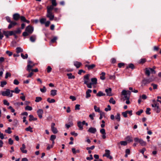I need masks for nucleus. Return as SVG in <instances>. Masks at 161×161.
<instances>
[{"label":"nucleus","instance_id":"1","mask_svg":"<svg viewBox=\"0 0 161 161\" xmlns=\"http://www.w3.org/2000/svg\"><path fill=\"white\" fill-rule=\"evenodd\" d=\"M10 90L8 89H7L5 91H2L1 94L4 96H9L11 97L13 96V94L12 93H10Z\"/></svg>","mask_w":161,"mask_h":161},{"label":"nucleus","instance_id":"2","mask_svg":"<svg viewBox=\"0 0 161 161\" xmlns=\"http://www.w3.org/2000/svg\"><path fill=\"white\" fill-rule=\"evenodd\" d=\"M152 80L151 78H144L141 82L142 86H144L152 82Z\"/></svg>","mask_w":161,"mask_h":161},{"label":"nucleus","instance_id":"3","mask_svg":"<svg viewBox=\"0 0 161 161\" xmlns=\"http://www.w3.org/2000/svg\"><path fill=\"white\" fill-rule=\"evenodd\" d=\"M3 34L6 36V38H8L9 36H13L14 35L13 31H3Z\"/></svg>","mask_w":161,"mask_h":161},{"label":"nucleus","instance_id":"4","mask_svg":"<svg viewBox=\"0 0 161 161\" xmlns=\"http://www.w3.org/2000/svg\"><path fill=\"white\" fill-rule=\"evenodd\" d=\"M25 31H27L29 34H31L33 32L34 28L32 26L29 25L26 27Z\"/></svg>","mask_w":161,"mask_h":161},{"label":"nucleus","instance_id":"5","mask_svg":"<svg viewBox=\"0 0 161 161\" xmlns=\"http://www.w3.org/2000/svg\"><path fill=\"white\" fill-rule=\"evenodd\" d=\"M55 125V124L54 123H52L51 125V128L52 131L55 134L58 133V130L57 128L54 127Z\"/></svg>","mask_w":161,"mask_h":161},{"label":"nucleus","instance_id":"6","mask_svg":"<svg viewBox=\"0 0 161 161\" xmlns=\"http://www.w3.org/2000/svg\"><path fill=\"white\" fill-rule=\"evenodd\" d=\"M46 16L49 18L50 20H53L54 18V15L52 12H47Z\"/></svg>","mask_w":161,"mask_h":161},{"label":"nucleus","instance_id":"7","mask_svg":"<svg viewBox=\"0 0 161 161\" xmlns=\"http://www.w3.org/2000/svg\"><path fill=\"white\" fill-rule=\"evenodd\" d=\"M121 94L123 95L124 96V97L123 98L124 100H126L128 99H129L130 97H128L127 96V92H126V91L125 90H123L121 92Z\"/></svg>","mask_w":161,"mask_h":161},{"label":"nucleus","instance_id":"8","mask_svg":"<svg viewBox=\"0 0 161 161\" xmlns=\"http://www.w3.org/2000/svg\"><path fill=\"white\" fill-rule=\"evenodd\" d=\"M9 23L10 24L8 26V28L9 29H10L12 27H13L17 24V22L14 21H12Z\"/></svg>","mask_w":161,"mask_h":161},{"label":"nucleus","instance_id":"9","mask_svg":"<svg viewBox=\"0 0 161 161\" xmlns=\"http://www.w3.org/2000/svg\"><path fill=\"white\" fill-rule=\"evenodd\" d=\"M20 15L18 13H15L13 15V19L15 21H17L20 18Z\"/></svg>","mask_w":161,"mask_h":161},{"label":"nucleus","instance_id":"10","mask_svg":"<svg viewBox=\"0 0 161 161\" xmlns=\"http://www.w3.org/2000/svg\"><path fill=\"white\" fill-rule=\"evenodd\" d=\"M86 67H87L89 70L93 69L96 66L95 64H92L91 65L86 64L85 65Z\"/></svg>","mask_w":161,"mask_h":161},{"label":"nucleus","instance_id":"11","mask_svg":"<svg viewBox=\"0 0 161 161\" xmlns=\"http://www.w3.org/2000/svg\"><path fill=\"white\" fill-rule=\"evenodd\" d=\"M37 114L38 117L40 119L42 118V114L43 113V110L41 109H39L37 111Z\"/></svg>","mask_w":161,"mask_h":161},{"label":"nucleus","instance_id":"12","mask_svg":"<svg viewBox=\"0 0 161 161\" xmlns=\"http://www.w3.org/2000/svg\"><path fill=\"white\" fill-rule=\"evenodd\" d=\"M25 148L26 147L25 145L24 144H23L22 145V147L20 148V150L23 153H27V150L25 149Z\"/></svg>","mask_w":161,"mask_h":161},{"label":"nucleus","instance_id":"13","mask_svg":"<svg viewBox=\"0 0 161 161\" xmlns=\"http://www.w3.org/2000/svg\"><path fill=\"white\" fill-rule=\"evenodd\" d=\"M96 131L97 130L96 128H93L92 127L90 128L88 130V132L93 134L95 133L96 132Z\"/></svg>","mask_w":161,"mask_h":161},{"label":"nucleus","instance_id":"14","mask_svg":"<svg viewBox=\"0 0 161 161\" xmlns=\"http://www.w3.org/2000/svg\"><path fill=\"white\" fill-rule=\"evenodd\" d=\"M105 92L107 93V95L108 96H111V92L112 91V89L111 88H109L108 89H105Z\"/></svg>","mask_w":161,"mask_h":161},{"label":"nucleus","instance_id":"15","mask_svg":"<svg viewBox=\"0 0 161 161\" xmlns=\"http://www.w3.org/2000/svg\"><path fill=\"white\" fill-rule=\"evenodd\" d=\"M82 65V63L80 62L75 61L74 62V65L77 69L79 68Z\"/></svg>","mask_w":161,"mask_h":161},{"label":"nucleus","instance_id":"16","mask_svg":"<svg viewBox=\"0 0 161 161\" xmlns=\"http://www.w3.org/2000/svg\"><path fill=\"white\" fill-rule=\"evenodd\" d=\"M92 92V91L91 89H88L86 92V98H88L91 97V95L90 93Z\"/></svg>","mask_w":161,"mask_h":161},{"label":"nucleus","instance_id":"17","mask_svg":"<svg viewBox=\"0 0 161 161\" xmlns=\"http://www.w3.org/2000/svg\"><path fill=\"white\" fill-rule=\"evenodd\" d=\"M88 80H85L84 81V84H86L87 85V87L88 88H92V85L91 82L90 83H88Z\"/></svg>","mask_w":161,"mask_h":161},{"label":"nucleus","instance_id":"18","mask_svg":"<svg viewBox=\"0 0 161 161\" xmlns=\"http://www.w3.org/2000/svg\"><path fill=\"white\" fill-rule=\"evenodd\" d=\"M54 6L52 5L48 6L47 8V12H52V10L54 9Z\"/></svg>","mask_w":161,"mask_h":161},{"label":"nucleus","instance_id":"19","mask_svg":"<svg viewBox=\"0 0 161 161\" xmlns=\"http://www.w3.org/2000/svg\"><path fill=\"white\" fill-rule=\"evenodd\" d=\"M153 109L155 110L156 112L158 113L160 112L161 109L159 107V104L157 105L153 108Z\"/></svg>","mask_w":161,"mask_h":161},{"label":"nucleus","instance_id":"20","mask_svg":"<svg viewBox=\"0 0 161 161\" xmlns=\"http://www.w3.org/2000/svg\"><path fill=\"white\" fill-rule=\"evenodd\" d=\"M128 68H130L132 69H133L136 68L135 66L132 63H130L128 64V65L126 67V69H128Z\"/></svg>","mask_w":161,"mask_h":161},{"label":"nucleus","instance_id":"21","mask_svg":"<svg viewBox=\"0 0 161 161\" xmlns=\"http://www.w3.org/2000/svg\"><path fill=\"white\" fill-rule=\"evenodd\" d=\"M105 153L103 155V157H106L107 158H108L109 157L110 151L106 149L105 150Z\"/></svg>","mask_w":161,"mask_h":161},{"label":"nucleus","instance_id":"22","mask_svg":"<svg viewBox=\"0 0 161 161\" xmlns=\"http://www.w3.org/2000/svg\"><path fill=\"white\" fill-rule=\"evenodd\" d=\"M35 65L34 64H33L32 65H31L30 64H28L27 65V68L26 69V70L28 71L29 72H30L31 71L32 69H31Z\"/></svg>","mask_w":161,"mask_h":161},{"label":"nucleus","instance_id":"23","mask_svg":"<svg viewBox=\"0 0 161 161\" xmlns=\"http://www.w3.org/2000/svg\"><path fill=\"white\" fill-rule=\"evenodd\" d=\"M36 36L33 35L30 37V40L32 42H34L36 41Z\"/></svg>","mask_w":161,"mask_h":161},{"label":"nucleus","instance_id":"24","mask_svg":"<svg viewBox=\"0 0 161 161\" xmlns=\"http://www.w3.org/2000/svg\"><path fill=\"white\" fill-rule=\"evenodd\" d=\"M91 81L92 85H96L97 83V79L96 78H92Z\"/></svg>","mask_w":161,"mask_h":161},{"label":"nucleus","instance_id":"25","mask_svg":"<svg viewBox=\"0 0 161 161\" xmlns=\"http://www.w3.org/2000/svg\"><path fill=\"white\" fill-rule=\"evenodd\" d=\"M77 125L79 127V130H82L83 129V125L82 124L81 122L80 121H78L77 122Z\"/></svg>","mask_w":161,"mask_h":161},{"label":"nucleus","instance_id":"26","mask_svg":"<svg viewBox=\"0 0 161 161\" xmlns=\"http://www.w3.org/2000/svg\"><path fill=\"white\" fill-rule=\"evenodd\" d=\"M145 74L148 76H149L150 74V69L149 68H146L145 69Z\"/></svg>","mask_w":161,"mask_h":161},{"label":"nucleus","instance_id":"27","mask_svg":"<svg viewBox=\"0 0 161 161\" xmlns=\"http://www.w3.org/2000/svg\"><path fill=\"white\" fill-rule=\"evenodd\" d=\"M146 59L145 58H141L138 62V63L140 64H143L146 62Z\"/></svg>","mask_w":161,"mask_h":161},{"label":"nucleus","instance_id":"28","mask_svg":"<svg viewBox=\"0 0 161 161\" xmlns=\"http://www.w3.org/2000/svg\"><path fill=\"white\" fill-rule=\"evenodd\" d=\"M67 75L68 76L69 79H74L75 77L74 75H73L71 73H68Z\"/></svg>","mask_w":161,"mask_h":161},{"label":"nucleus","instance_id":"29","mask_svg":"<svg viewBox=\"0 0 161 161\" xmlns=\"http://www.w3.org/2000/svg\"><path fill=\"white\" fill-rule=\"evenodd\" d=\"M57 91L56 90H52L51 91V95L54 96L57 94Z\"/></svg>","mask_w":161,"mask_h":161},{"label":"nucleus","instance_id":"30","mask_svg":"<svg viewBox=\"0 0 161 161\" xmlns=\"http://www.w3.org/2000/svg\"><path fill=\"white\" fill-rule=\"evenodd\" d=\"M97 97H101L102 96H105V94L103 93L102 91H99L97 93Z\"/></svg>","mask_w":161,"mask_h":161},{"label":"nucleus","instance_id":"31","mask_svg":"<svg viewBox=\"0 0 161 161\" xmlns=\"http://www.w3.org/2000/svg\"><path fill=\"white\" fill-rule=\"evenodd\" d=\"M16 50V52L17 53L23 52V50L20 47H17Z\"/></svg>","mask_w":161,"mask_h":161},{"label":"nucleus","instance_id":"32","mask_svg":"<svg viewBox=\"0 0 161 161\" xmlns=\"http://www.w3.org/2000/svg\"><path fill=\"white\" fill-rule=\"evenodd\" d=\"M139 143L142 146H145L146 145V142L141 139H140Z\"/></svg>","mask_w":161,"mask_h":161},{"label":"nucleus","instance_id":"33","mask_svg":"<svg viewBox=\"0 0 161 161\" xmlns=\"http://www.w3.org/2000/svg\"><path fill=\"white\" fill-rule=\"evenodd\" d=\"M101 76L100 77V78L102 80H104L105 79V73L104 72H102L101 74Z\"/></svg>","mask_w":161,"mask_h":161},{"label":"nucleus","instance_id":"34","mask_svg":"<svg viewBox=\"0 0 161 161\" xmlns=\"http://www.w3.org/2000/svg\"><path fill=\"white\" fill-rule=\"evenodd\" d=\"M155 69V66H153L152 68H149V69H150V72H151V73L152 74H155L156 71L154 70V69Z\"/></svg>","mask_w":161,"mask_h":161},{"label":"nucleus","instance_id":"35","mask_svg":"<svg viewBox=\"0 0 161 161\" xmlns=\"http://www.w3.org/2000/svg\"><path fill=\"white\" fill-rule=\"evenodd\" d=\"M14 33L16 34H20L21 32V30L19 28H18L16 30L13 31Z\"/></svg>","mask_w":161,"mask_h":161},{"label":"nucleus","instance_id":"36","mask_svg":"<svg viewBox=\"0 0 161 161\" xmlns=\"http://www.w3.org/2000/svg\"><path fill=\"white\" fill-rule=\"evenodd\" d=\"M94 108L95 112H97L98 113H100L101 111L100 108L99 107L97 108V106L96 105L94 106Z\"/></svg>","mask_w":161,"mask_h":161},{"label":"nucleus","instance_id":"37","mask_svg":"<svg viewBox=\"0 0 161 161\" xmlns=\"http://www.w3.org/2000/svg\"><path fill=\"white\" fill-rule=\"evenodd\" d=\"M115 119L118 121H120V117L119 113H118L117 114V115L115 116Z\"/></svg>","mask_w":161,"mask_h":161},{"label":"nucleus","instance_id":"38","mask_svg":"<svg viewBox=\"0 0 161 161\" xmlns=\"http://www.w3.org/2000/svg\"><path fill=\"white\" fill-rule=\"evenodd\" d=\"M47 101L50 103H54L55 102V99H52L50 100V98H48L47 99Z\"/></svg>","mask_w":161,"mask_h":161},{"label":"nucleus","instance_id":"39","mask_svg":"<svg viewBox=\"0 0 161 161\" xmlns=\"http://www.w3.org/2000/svg\"><path fill=\"white\" fill-rule=\"evenodd\" d=\"M109 102L110 103L114 104L116 103V101L114 100L113 97H111L109 99Z\"/></svg>","mask_w":161,"mask_h":161},{"label":"nucleus","instance_id":"40","mask_svg":"<svg viewBox=\"0 0 161 161\" xmlns=\"http://www.w3.org/2000/svg\"><path fill=\"white\" fill-rule=\"evenodd\" d=\"M32 128H31L30 126H29L28 127L26 128L25 130L27 131H30L31 132H32L33 130H32Z\"/></svg>","mask_w":161,"mask_h":161},{"label":"nucleus","instance_id":"41","mask_svg":"<svg viewBox=\"0 0 161 161\" xmlns=\"http://www.w3.org/2000/svg\"><path fill=\"white\" fill-rule=\"evenodd\" d=\"M42 99V98L41 97H36V98L35 101L36 102H39L41 101Z\"/></svg>","mask_w":161,"mask_h":161},{"label":"nucleus","instance_id":"42","mask_svg":"<svg viewBox=\"0 0 161 161\" xmlns=\"http://www.w3.org/2000/svg\"><path fill=\"white\" fill-rule=\"evenodd\" d=\"M21 56L23 59H26L28 58V55L27 54H25V56L22 53L21 54Z\"/></svg>","mask_w":161,"mask_h":161},{"label":"nucleus","instance_id":"43","mask_svg":"<svg viewBox=\"0 0 161 161\" xmlns=\"http://www.w3.org/2000/svg\"><path fill=\"white\" fill-rule=\"evenodd\" d=\"M11 128L9 127H8V129L7 130H5V132L6 133H8L9 134H10L12 133V131L11 130Z\"/></svg>","mask_w":161,"mask_h":161},{"label":"nucleus","instance_id":"44","mask_svg":"<svg viewBox=\"0 0 161 161\" xmlns=\"http://www.w3.org/2000/svg\"><path fill=\"white\" fill-rule=\"evenodd\" d=\"M56 136L55 135H52L51 136L50 140L51 141H54L56 139Z\"/></svg>","mask_w":161,"mask_h":161},{"label":"nucleus","instance_id":"45","mask_svg":"<svg viewBox=\"0 0 161 161\" xmlns=\"http://www.w3.org/2000/svg\"><path fill=\"white\" fill-rule=\"evenodd\" d=\"M46 20V18H42L40 19V22L41 24H44L45 23Z\"/></svg>","mask_w":161,"mask_h":161},{"label":"nucleus","instance_id":"46","mask_svg":"<svg viewBox=\"0 0 161 161\" xmlns=\"http://www.w3.org/2000/svg\"><path fill=\"white\" fill-rule=\"evenodd\" d=\"M51 3L52 4V6L54 7L56 6L57 5V3L56 2V0H52Z\"/></svg>","mask_w":161,"mask_h":161},{"label":"nucleus","instance_id":"47","mask_svg":"<svg viewBox=\"0 0 161 161\" xmlns=\"http://www.w3.org/2000/svg\"><path fill=\"white\" fill-rule=\"evenodd\" d=\"M40 90L43 93H45L46 91V89L45 86H43L42 88H40Z\"/></svg>","mask_w":161,"mask_h":161},{"label":"nucleus","instance_id":"48","mask_svg":"<svg viewBox=\"0 0 161 161\" xmlns=\"http://www.w3.org/2000/svg\"><path fill=\"white\" fill-rule=\"evenodd\" d=\"M20 90L19 89L18 87H16L14 90V92L16 94L19 93L20 92Z\"/></svg>","mask_w":161,"mask_h":161},{"label":"nucleus","instance_id":"49","mask_svg":"<svg viewBox=\"0 0 161 161\" xmlns=\"http://www.w3.org/2000/svg\"><path fill=\"white\" fill-rule=\"evenodd\" d=\"M151 110V109L150 108H148L146 109V113L147 114L149 115L151 114V113L150 112Z\"/></svg>","mask_w":161,"mask_h":161},{"label":"nucleus","instance_id":"50","mask_svg":"<svg viewBox=\"0 0 161 161\" xmlns=\"http://www.w3.org/2000/svg\"><path fill=\"white\" fill-rule=\"evenodd\" d=\"M143 110L142 109H140L139 111H138L136 113V115H140L143 112Z\"/></svg>","mask_w":161,"mask_h":161},{"label":"nucleus","instance_id":"51","mask_svg":"<svg viewBox=\"0 0 161 161\" xmlns=\"http://www.w3.org/2000/svg\"><path fill=\"white\" fill-rule=\"evenodd\" d=\"M127 110L125 112H123L122 113V115L124 116L125 118H127Z\"/></svg>","mask_w":161,"mask_h":161},{"label":"nucleus","instance_id":"52","mask_svg":"<svg viewBox=\"0 0 161 161\" xmlns=\"http://www.w3.org/2000/svg\"><path fill=\"white\" fill-rule=\"evenodd\" d=\"M20 19L21 20L24 22H25L26 20V18L24 16H20Z\"/></svg>","mask_w":161,"mask_h":161},{"label":"nucleus","instance_id":"53","mask_svg":"<svg viewBox=\"0 0 161 161\" xmlns=\"http://www.w3.org/2000/svg\"><path fill=\"white\" fill-rule=\"evenodd\" d=\"M7 84L6 81H2L1 82V86L2 87H3L4 86Z\"/></svg>","mask_w":161,"mask_h":161},{"label":"nucleus","instance_id":"54","mask_svg":"<svg viewBox=\"0 0 161 161\" xmlns=\"http://www.w3.org/2000/svg\"><path fill=\"white\" fill-rule=\"evenodd\" d=\"M29 33L26 31L22 33V36H24L26 37L28 36L29 35Z\"/></svg>","mask_w":161,"mask_h":161},{"label":"nucleus","instance_id":"55","mask_svg":"<svg viewBox=\"0 0 161 161\" xmlns=\"http://www.w3.org/2000/svg\"><path fill=\"white\" fill-rule=\"evenodd\" d=\"M32 107L30 106H27L25 107V109L26 110H28L31 111V110H32Z\"/></svg>","mask_w":161,"mask_h":161},{"label":"nucleus","instance_id":"56","mask_svg":"<svg viewBox=\"0 0 161 161\" xmlns=\"http://www.w3.org/2000/svg\"><path fill=\"white\" fill-rule=\"evenodd\" d=\"M3 104L5 105H6L7 106H9V103L8 102V101L6 99H4L3 101Z\"/></svg>","mask_w":161,"mask_h":161},{"label":"nucleus","instance_id":"57","mask_svg":"<svg viewBox=\"0 0 161 161\" xmlns=\"http://www.w3.org/2000/svg\"><path fill=\"white\" fill-rule=\"evenodd\" d=\"M120 143L121 145L126 146L127 144V142L126 141H122L120 142Z\"/></svg>","mask_w":161,"mask_h":161},{"label":"nucleus","instance_id":"58","mask_svg":"<svg viewBox=\"0 0 161 161\" xmlns=\"http://www.w3.org/2000/svg\"><path fill=\"white\" fill-rule=\"evenodd\" d=\"M95 116V114L93 113L92 114H90L89 117L92 120H93L94 119V117Z\"/></svg>","mask_w":161,"mask_h":161},{"label":"nucleus","instance_id":"59","mask_svg":"<svg viewBox=\"0 0 161 161\" xmlns=\"http://www.w3.org/2000/svg\"><path fill=\"white\" fill-rule=\"evenodd\" d=\"M107 107L108 108H105V110L107 112L108 111H110L111 110V107L110 105H108Z\"/></svg>","mask_w":161,"mask_h":161},{"label":"nucleus","instance_id":"60","mask_svg":"<svg viewBox=\"0 0 161 161\" xmlns=\"http://www.w3.org/2000/svg\"><path fill=\"white\" fill-rule=\"evenodd\" d=\"M86 159L87 160H91L93 159V158L92 157V154L90 155V157H87Z\"/></svg>","mask_w":161,"mask_h":161},{"label":"nucleus","instance_id":"61","mask_svg":"<svg viewBox=\"0 0 161 161\" xmlns=\"http://www.w3.org/2000/svg\"><path fill=\"white\" fill-rule=\"evenodd\" d=\"M89 74L85 75L84 77V79L86 80H87L89 79Z\"/></svg>","mask_w":161,"mask_h":161},{"label":"nucleus","instance_id":"62","mask_svg":"<svg viewBox=\"0 0 161 161\" xmlns=\"http://www.w3.org/2000/svg\"><path fill=\"white\" fill-rule=\"evenodd\" d=\"M57 39V38L56 36H54L51 40V42L52 43H54L56 41Z\"/></svg>","mask_w":161,"mask_h":161},{"label":"nucleus","instance_id":"63","mask_svg":"<svg viewBox=\"0 0 161 161\" xmlns=\"http://www.w3.org/2000/svg\"><path fill=\"white\" fill-rule=\"evenodd\" d=\"M14 143L12 139L11 138H10L8 140V143L10 145H12Z\"/></svg>","mask_w":161,"mask_h":161},{"label":"nucleus","instance_id":"64","mask_svg":"<svg viewBox=\"0 0 161 161\" xmlns=\"http://www.w3.org/2000/svg\"><path fill=\"white\" fill-rule=\"evenodd\" d=\"M126 140L130 142H132L133 141L132 137L129 136H128L126 137Z\"/></svg>","mask_w":161,"mask_h":161}]
</instances>
